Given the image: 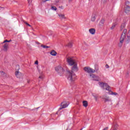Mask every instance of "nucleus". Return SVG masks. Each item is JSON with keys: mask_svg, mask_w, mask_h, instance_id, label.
Segmentation results:
<instances>
[{"mask_svg": "<svg viewBox=\"0 0 130 130\" xmlns=\"http://www.w3.org/2000/svg\"><path fill=\"white\" fill-rule=\"evenodd\" d=\"M66 60L69 66L71 67L73 66L72 68V70L74 72H78L79 70L78 69V67L77 65V62H76V60L74 59V57H71L68 55L66 56Z\"/></svg>", "mask_w": 130, "mask_h": 130, "instance_id": "1", "label": "nucleus"}, {"mask_svg": "<svg viewBox=\"0 0 130 130\" xmlns=\"http://www.w3.org/2000/svg\"><path fill=\"white\" fill-rule=\"evenodd\" d=\"M99 85L101 88L103 89H106L107 91H109L111 92V95H117V93L114 92L113 91H111L110 90V86L108 85L107 83H104V82H99Z\"/></svg>", "mask_w": 130, "mask_h": 130, "instance_id": "2", "label": "nucleus"}, {"mask_svg": "<svg viewBox=\"0 0 130 130\" xmlns=\"http://www.w3.org/2000/svg\"><path fill=\"white\" fill-rule=\"evenodd\" d=\"M126 33L127 30L126 29H124L123 31V32L122 33L121 35V37L120 38V42L118 44V46L120 48H121L122 47V44H123V42L124 41V39H125L126 37Z\"/></svg>", "mask_w": 130, "mask_h": 130, "instance_id": "3", "label": "nucleus"}, {"mask_svg": "<svg viewBox=\"0 0 130 130\" xmlns=\"http://www.w3.org/2000/svg\"><path fill=\"white\" fill-rule=\"evenodd\" d=\"M74 72V71L73 70H72L71 71H68V79L70 80L71 82H75V81H76V79H77V75H76V74H75Z\"/></svg>", "mask_w": 130, "mask_h": 130, "instance_id": "4", "label": "nucleus"}, {"mask_svg": "<svg viewBox=\"0 0 130 130\" xmlns=\"http://www.w3.org/2000/svg\"><path fill=\"white\" fill-rule=\"evenodd\" d=\"M56 72H57L60 75H62L64 73V70L61 66H58L55 68Z\"/></svg>", "mask_w": 130, "mask_h": 130, "instance_id": "5", "label": "nucleus"}, {"mask_svg": "<svg viewBox=\"0 0 130 130\" xmlns=\"http://www.w3.org/2000/svg\"><path fill=\"white\" fill-rule=\"evenodd\" d=\"M60 106L61 107L59 108V110H61V109H63V108H67V107L69 106V103L66 101L62 102L60 104Z\"/></svg>", "mask_w": 130, "mask_h": 130, "instance_id": "6", "label": "nucleus"}, {"mask_svg": "<svg viewBox=\"0 0 130 130\" xmlns=\"http://www.w3.org/2000/svg\"><path fill=\"white\" fill-rule=\"evenodd\" d=\"M83 70L88 74H90L91 73H95V70L92 69V68L88 67H85Z\"/></svg>", "mask_w": 130, "mask_h": 130, "instance_id": "7", "label": "nucleus"}, {"mask_svg": "<svg viewBox=\"0 0 130 130\" xmlns=\"http://www.w3.org/2000/svg\"><path fill=\"white\" fill-rule=\"evenodd\" d=\"M103 100H104V102H109L111 101V100L109 98V96L107 95H103L102 97Z\"/></svg>", "mask_w": 130, "mask_h": 130, "instance_id": "8", "label": "nucleus"}, {"mask_svg": "<svg viewBox=\"0 0 130 130\" xmlns=\"http://www.w3.org/2000/svg\"><path fill=\"white\" fill-rule=\"evenodd\" d=\"M15 75L17 78H18V79H21V78L23 77V74H22V73L19 71L15 72Z\"/></svg>", "mask_w": 130, "mask_h": 130, "instance_id": "9", "label": "nucleus"}, {"mask_svg": "<svg viewBox=\"0 0 130 130\" xmlns=\"http://www.w3.org/2000/svg\"><path fill=\"white\" fill-rule=\"evenodd\" d=\"M90 77L93 79V81H99V77L93 74L90 75Z\"/></svg>", "mask_w": 130, "mask_h": 130, "instance_id": "10", "label": "nucleus"}, {"mask_svg": "<svg viewBox=\"0 0 130 130\" xmlns=\"http://www.w3.org/2000/svg\"><path fill=\"white\" fill-rule=\"evenodd\" d=\"M3 50L4 51H5L7 52L8 51V48H9V44L8 43H5L4 45L3 46Z\"/></svg>", "mask_w": 130, "mask_h": 130, "instance_id": "11", "label": "nucleus"}, {"mask_svg": "<svg viewBox=\"0 0 130 130\" xmlns=\"http://www.w3.org/2000/svg\"><path fill=\"white\" fill-rule=\"evenodd\" d=\"M125 13H126V14H127L128 15L129 14H130V7L129 6L125 7Z\"/></svg>", "mask_w": 130, "mask_h": 130, "instance_id": "12", "label": "nucleus"}, {"mask_svg": "<svg viewBox=\"0 0 130 130\" xmlns=\"http://www.w3.org/2000/svg\"><path fill=\"white\" fill-rule=\"evenodd\" d=\"M89 33H90V34H92V35H94V34H95V32H96V30L95 29V28H90L89 29Z\"/></svg>", "mask_w": 130, "mask_h": 130, "instance_id": "13", "label": "nucleus"}, {"mask_svg": "<svg viewBox=\"0 0 130 130\" xmlns=\"http://www.w3.org/2000/svg\"><path fill=\"white\" fill-rule=\"evenodd\" d=\"M58 16L61 20H62V19H67V18L64 17V14H62L60 13L58 14Z\"/></svg>", "mask_w": 130, "mask_h": 130, "instance_id": "14", "label": "nucleus"}, {"mask_svg": "<svg viewBox=\"0 0 130 130\" xmlns=\"http://www.w3.org/2000/svg\"><path fill=\"white\" fill-rule=\"evenodd\" d=\"M50 54L53 56H55L57 54V53L55 50H52L50 52Z\"/></svg>", "mask_w": 130, "mask_h": 130, "instance_id": "15", "label": "nucleus"}, {"mask_svg": "<svg viewBox=\"0 0 130 130\" xmlns=\"http://www.w3.org/2000/svg\"><path fill=\"white\" fill-rule=\"evenodd\" d=\"M82 103L84 107H87L88 106V102L87 101H83Z\"/></svg>", "mask_w": 130, "mask_h": 130, "instance_id": "16", "label": "nucleus"}, {"mask_svg": "<svg viewBox=\"0 0 130 130\" xmlns=\"http://www.w3.org/2000/svg\"><path fill=\"white\" fill-rule=\"evenodd\" d=\"M116 25H117V22H115L113 24L112 26L111 27V30H113L116 27Z\"/></svg>", "mask_w": 130, "mask_h": 130, "instance_id": "17", "label": "nucleus"}, {"mask_svg": "<svg viewBox=\"0 0 130 130\" xmlns=\"http://www.w3.org/2000/svg\"><path fill=\"white\" fill-rule=\"evenodd\" d=\"M124 27H125V22H124L121 24V27H120L121 31H122V30H123V28H124Z\"/></svg>", "mask_w": 130, "mask_h": 130, "instance_id": "18", "label": "nucleus"}, {"mask_svg": "<svg viewBox=\"0 0 130 130\" xmlns=\"http://www.w3.org/2000/svg\"><path fill=\"white\" fill-rule=\"evenodd\" d=\"M105 22V19H102L100 22V25H104V23Z\"/></svg>", "mask_w": 130, "mask_h": 130, "instance_id": "19", "label": "nucleus"}, {"mask_svg": "<svg viewBox=\"0 0 130 130\" xmlns=\"http://www.w3.org/2000/svg\"><path fill=\"white\" fill-rule=\"evenodd\" d=\"M118 129V125H117V124H115L114 125V127L113 128V130H117Z\"/></svg>", "mask_w": 130, "mask_h": 130, "instance_id": "20", "label": "nucleus"}, {"mask_svg": "<svg viewBox=\"0 0 130 130\" xmlns=\"http://www.w3.org/2000/svg\"><path fill=\"white\" fill-rule=\"evenodd\" d=\"M67 46H68V47H70V48H72V47L73 46V43L70 42L69 43H68Z\"/></svg>", "mask_w": 130, "mask_h": 130, "instance_id": "21", "label": "nucleus"}, {"mask_svg": "<svg viewBox=\"0 0 130 130\" xmlns=\"http://www.w3.org/2000/svg\"><path fill=\"white\" fill-rule=\"evenodd\" d=\"M51 9L53 10V11H56V10H57V8H56V7L55 6H52L51 7Z\"/></svg>", "mask_w": 130, "mask_h": 130, "instance_id": "22", "label": "nucleus"}, {"mask_svg": "<svg viewBox=\"0 0 130 130\" xmlns=\"http://www.w3.org/2000/svg\"><path fill=\"white\" fill-rule=\"evenodd\" d=\"M41 47H43V48H50V47L48 46H46V45H41Z\"/></svg>", "mask_w": 130, "mask_h": 130, "instance_id": "23", "label": "nucleus"}, {"mask_svg": "<svg viewBox=\"0 0 130 130\" xmlns=\"http://www.w3.org/2000/svg\"><path fill=\"white\" fill-rule=\"evenodd\" d=\"M128 6H129V2L126 1L125 2V7H129Z\"/></svg>", "mask_w": 130, "mask_h": 130, "instance_id": "24", "label": "nucleus"}, {"mask_svg": "<svg viewBox=\"0 0 130 130\" xmlns=\"http://www.w3.org/2000/svg\"><path fill=\"white\" fill-rule=\"evenodd\" d=\"M127 43H128L130 41V36H127Z\"/></svg>", "mask_w": 130, "mask_h": 130, "instance_id": "25", "label": "nucleus"}, {"mask_svg": "<svg viewBox=\"0 0 130 130\" xmlns=\"http://www.w3.org/2000/svg\"><path fill=\"white\" fill-rule=\"evenodd\" d=\"M95 20H96V17L95 16H93L91 18V21L92 22H95Z\"/></svg>", "mask_w": 130, "mask_h": 130, "instance_id": "26", "label": "nucleus"}, {"mask_svg": "<svg viewBox=\"0 0 130 130\" xmlns=\"http://www.w3.org/2000/svg\"><path fill=\"white\" fill-rule=\"evenodd\" d=\"M12 42V40H5L4 42H3V43H6V42Z\"/></svg>", "mask_w": 130, "mask_h": 130, "instance_id": "27", "label": "nucleus"}, {"mask_svg": "<svg viewBox=\"0 0 130 130\" xmlns=\"http://www.w3.org/2000/svg\"><path fill=\"white\" fill-rule=\"evenodd\" d=\"M32 1L33 0H27L28 5H32Z\"/></svg>", "mask_w": 130, "mask_h": 130, "instance_id": "28", "label": "nucleus"}, {"mask_svg": "<svg viewBox=\"0 0 130 130\" xmlns=\"http://www.w3.org/2000/svg\"><path fill=\"white\" fill-rule=\"evenodd\" d=\"M24 23H25L27 25V26H28L29 27H31V25H30L27 22H24Z\"/></svg>", "mask_w": 130, "mask_h": 130, "instance_id": "29", "label": "nucleus"}, {"mask_svg": "<svg viewBox=\"0 0 130 130\" xmlns=\"http://www.w3.org/2000/svg\"><path fill=\"white\" fill-rule=\"evenodd\" d=\"M39 79H41L42 80H43V76H40L39 77Z\"/></svg>", "mask_w": 130, "mask_h": 130, "instance_id": "30", "label": "nucleus"}, {"mask_svg": "<svg viewBox=\"0 0 130 130\" xmlns=\"http://www.w3.org/2000/svg\"><path fill=\"white\" fill-rule=\"evenodd\" d=\"M103 130H108V127H105Z\"/></svg>", "mask_w": 130, "mask_h": 130, "instance_id": "31", "label": "nucleus"}, {"mask_svg": "<svg viewBox=\"0 0 130 130\" xmlns=\"http://www.w3.org/2000/svg\"><path fill=\"white\" fill-rule=\"evenodd\" d=\"M35 64H38V60L35 61Z\"/></svg>", "mask_w": 130, "mask_h": 130, "instance_id": "32", "label": "nucleus"}, {"mask_svg": "<svg viewBox=\"0 0 130 130\" xmlns=\"http://www.w3.org/2000/svg\"><path fill=\"white\" fill-rule=\"evenodd\" d=\"M106 69L109 68V66H108V64H106Z\"/></svg>", "mask_w": 130, "mask_h": 130, "instance_id": "33", "label": "nucleus"}, {"mask_svg": "<svg viewBox=\"0 0 130 130\" xmlns=\"http://www.w3.org/2000/svg\"><path fill=\"white\" fill-rule=\"evenodd\" d=\"M60 9H63V6H61L60 7H59Z\"/></svg>", "mask_w": 130, "mask_h": 130, "instance_id": "34", "label": "nucleus"}, {"mask_svg": "<svg viewBox=\"0 0 130 130\" xmlns=\"http://www.w3.org/2000/svg\"><path fill=\"white\" fill-rule=\"evenodd\" d=\"M96 71H98V66H96V69H95Z\"/></svg>", "mask_w": 130, "mask_h": 130, "instance_id": "35", "label": "nucleus"}, {"mask_svg": "<svg viewBox=\"0 0 130 130\" xmlns=\"http://www.w3.org/2000/svg\"><path fill=\"white\" fill-rule=\"evenodd\" d=\"M94 98H95V99L96 101H97V97L94 96Z\"/></svg>", "mask_w": 130, "mask_h": 130, "instance_id": "36", "label": "nucleus"}, {"mask_svg": "<svg viewBox=\"0 0 130 130\" xmlns=\"http://www.w3.org/2000/svg\"><path fill=\"white\" fill-rule=\"evenodd\" d=\"M73 0H69V2H72Z\"/></svg>", "mask_w": 130, "mask_h": 130, "instance_id": "37", "label": "nucleus"}, {"mask_svg": "<svg viewBox=\"0 0 130 130\" xmlns=\"http://www.w3.org/2000/svg\"><path fill=\"white\" fill-rule=\"evenodd\" d=\"M2 74H5V73H4V72H3V71L2 72Z\"/></svg>", "mask_w": 130, "mask_h": 130, "instance_id": "38", "label": "nucleus"}, {"mask_svg": "<svg viewBox=\"0 0 130 130\" xmlns=\"http://www.w3.org/2000/svg\"><path fill=\"white\" fill-rule=\"evenodd\" d=\"M104 1H105V2H106V1H107V0H104Z\"/></svg>", "mask_w": 130, "mask_h": 130, "instance_id": "39", "label": "nucleus"}]
</instances>
